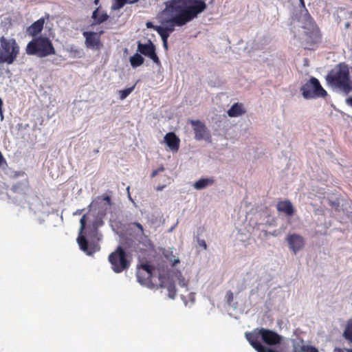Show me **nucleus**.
<instances>
[{
    "label": "nucleus",
    "mask_w": 352,
    "mask_h": 352,
    "mask_svg": "<svg viewBox=\"0 0 352 352\" xmlns=\"http://www.w3.org/2000/svg\"><path fill=\"white\" fill-rule=\"evenodd\" d=\"M192 4L182 9V6L176 1H170L166 6V9L170 11L178 12L175 16L166 21L168 26L164 27L170 33L175 30V26H182L190 22L197 15L204 12L207 6L204 0H192Z\"/></svg>",
    "instance_id": "obj_1"
},
{
    "label": "nucleus",
    "mask_w": 352,
    "mask_h": 352,
    "mask_svg": "<svg viewBox=\"0 0 352 352\" xmlns=\"http://www.w3.org/2000/svg\"><path fill=\"white\" fill-rule=\"evenodd\" d=\"M326 80L329 85L339 89L345 94L352 91L349 69L345 63H340L331 69L326 76Z\"/></svg>",
    "instance_id": "obj_2"
},
{
    "label": "nucleus",
    "mask_w": 352,
    "mask_h": 352,
    "mask_svg": "<svg viewBox=\"0 0 352 352\" xmlns=\"http://www.w3.org/2000/svg\"><path fill=\"white\" fill-rule=\"evenodd\" d=\"M26 54L30 56H36L44 58L56 53L55 49L50 39L46 36H39L32 38L27 45Z\"/></svg>",
    "instance_id": "obj_3"
},
{
    "label": "nucleus",
    "mask_w": 352,
    "mask_h": 352,
    "mask_svg": "<svg viewBox=\"0 0 352 352\" xmlns=\"http://www.w3.org/2000/svg\"><path fill=\"white\" fill-rule=\"evenodd\" d=\"M245 338L253 348L255 343H261L260 339L267 345L280 344L283 340L282 336L276 332L265 328L256 329L252 332H247Z\"/></svg>",
    "instance_id": "obj_4"
},
{
    "label": "nucleus",
    "mask_w": 352,
    "mask_h": 352,
    "mask_svg": "<svg viewBox=\"0 0 352 352\" xmlns=\"http://www.w3.org/2000/svg\"><path fill=\"white\" fill-rule=\"evenodd\" d=\"M20 47L14 38H0V63L12 64L19 54Z\"/></svg>",
    "instance_id": "obj_5"
},
{
    "label": "nucleus",
    "mask_w": 352,
    "mask_h": 352,
    "mask_svg": "<svg viewBox=\"0 0 352 352\" xmlns=\"http://www.w3.org/2000/svg\"><path fill=\"white\" fill-rule=\"evenodd\" d=\"M109 261L111 265L112 270L115 273H121L127 270L130 265L131 259L121 246H118L116 250L109 256Z\"/></svg>",
    "instance_id": "obj_6"
},
{
    "label": "nucleus",
    "mask_w": 352,
    "mask_h": 352,
    "mask_svg": "<svg viewBox=\"0 0 352 352\" xmlns=\"http://www.w3.org/2000/svg\"><path fill=\"white\" fill-rule=\"evenodd\" d=\"M300 91L305 99L324 97L327 91L322 88L319 80L311 77L306 83L300 87Z\"/></svg>",
    "instance_id": "obj_7"
},
{
    "label": "nucleus",
    "mask_w": 352,
    "mask_h": 352,
    "mask_svg": "<svg viewBox=\"0 0 352 352\" xmlns=\"http://www.w3.org/2000/svg\"><path fill=\"white\" fill-rule=\"evenodd\" d=\"M86 215L84 214L80 220V233L79 236H78L77 241L80 250L86 252V254L88 255H92L100 250V246L98 244L94 243L89 244L85 236L82 234V232L86 227Z\"/></svg>",
    "instance_id": "obj_8"
},
{
    "label": "nucleus",
    "mask_w": 352,
    "mask_h": 352,
    "mask_svg": "<svg viewBox=\"0 0 352 352\" xmlns=\"http://www.w3.org/2000/svg\"><path fill=\"white\" fill-rule=\"evenodd\" d=\"M154 267L146 263H142L138 269L136 276L138 282L149 288H154L155 285L152 283L153 271Z\"/></svg>",
    "instance_id": "obj_9"
},
{
    "label": "nucleus",
    "mask_w": 352,
    "mask_h": 352,
    "mask_svg": "<svg viewBox=\"0 0 352 352\" xmlns=\"http://www.w3.org/2000/svg\"><path fill=\"white\" fill-rule=\"evenodd\" d=\"M306 36L305 41L310 45H315L321 42L322 34L317 24L302 28Z\"/></svg>",
    "instance_id": "obj_10"
},
{
    "label": "nucleus",
    "mask_w": 352,
    "mask_h": 352,
    "mask_svg": "<svg viewBox=\"0 0 352 352\" xmlns=\"http://www.w3.org/2000/svg\"><path fill=\"white\" fill-rule=\"evenodd\" d=\"M138 51L151 58L156 65L161 64L160 60L155 53V47L153 43L148 40L147 43L143 44L140 41L138 43Z\"/></svg>",
    "instance_id": "obj_11"
},
{
    "label": "nucleus",
    "mask_w": 352,
    "mask_h": 352,
    "mask_svg": "<svg viewBox=\"0 0 352 352\" xmlns=\"http://www.w3.org/2000/svg\"><path fill=\"white\" fill-rule=\"evenodd\" d=\"M103 34V31L99 33L94 32H84L83 36L85 38V45L87 48L100 50L102 47L100 41V35Z\"/></svg>",
    "instance_id": "obj_12"
},
{
    "label": "nucleus",
    "mask_w": 352,
    "mask_h": 352,
    "mask_svg": "<svg viewBox=\"0 0 352 352\" xmlns=\"http://www.w3.org/2000/svg\"><path fill=\"white\" fill-rule=\"evenodd\" d=\"M286 240L288 243L290 250L296 254L297 252L302 250L305 245V241L302 236L298 234H291L287 236Z\"/></svg>",
    "instance_id": "obj_13"
},
{
    "label": "nucleus",
    "mask_w": 352,
    "mask_h": 352,
    "mask_svg": "<svg viewBox=\"0 0 352 352\" xmlns=\"http://www.w3.org/2000/svg\"><path fill=\"white\" fill-rule=\"evenodd\" d=\"M190 124L195 132V138L201 140L209 136V133L206 125L199 120H190Z\"/></svg>",
    "instance_id": "obj_14"
},
{
    "label": "nucleus",
    "mask_w": 352,
    "mask_h": 352,
    "mask_svg": "<svg viewBox=\"0 0 352 352\" xmlns=\"http://www.w3.org/2000/svg\"><path fill=\"white\" fill-rule=\"evenodd\" d=\"M159 287L166 288L168 292L169 298L174 299L176 296V288L174 282L169 280V278L165 275H159Z\"/></svg>",
    "instance_id": "obj_15"
},
{
    "label": "nucleus",
    "mask_w": 352,
    "mask_h": 352,
    "mask_svg": "<svg viewBox=\"0 0 352 352\" xmlns=\"http://www.w3.org/2000/svg\"><path fill=\"white\" fill-rule=\"evenodd\" d=\"M164 142L173 151L177 152L179 148L180 140L173 132L167 133L164 136Z\"/></svg>",
    "instance_id": "obj_16"
},
{
    "label": "nucleus",
    "mask_w": 352,
    "mask_h": 352,
    "mask_svg": "<svg viewBox=\"0 0 352 352\" xmlns=\"http://www.w3.org/2000/svg\"><path fill=\"white\" fill-rule=\"evenodd\" d=\"M276 209L279 212L284 213L288 217L295 213V209L289 200L279 201L276 205Z\"/></svg>",
    "instance_id": "obj_17"
},
{
    "label": "nucleus",
    "mask_w": 352,
    "mask_h": 352,
    "mask_svg": "<svg viewBox=\"0 0 352 352\" xmlns=\"http://www.w3.org/2000/svg\"><path fill=\"white\" fill-rule=\"evenodd\" d=\"M292 352H318V349L314 346L305 344L302 340L293 342Z\"/></svg>",
    "instance_id": "obj_18"
},
{
    "label": "nucleus",
    "mask_w": 352,
    "mask_h": 352,
    "mask_svg": "<svg viewBox=\"0 0 352 352\" xmlns=\"http://www.w3.org/2000/svg\"><path fill=\"white\" fill-rule=\"evenodd\" d=\"M44 25V19H40L33 23L30 27L27 29V32L28 35L32 36H36L38 34L43 30Z\"/></svg>",
    "instance_id": "obj_19"
},
{
    "label": "nucleus",
    "mask_w": 352,
    "mask_h": 352,
    "mask_svg": "<svg viewBox=\"0 0 352 352\" xmlns=\"http://www.w3.org/2000/svg\"><path fill=\"white\" fill-rule=\"evenodd\" d=\"M300 21L302 23V28L303 26H309L316 24L314 19L306 8L302 10L300 12Z\"/></svg>",
    "instance_id": "obj_20"
},
{
    "label": "nucleus",
    "mask_w": 352,
    "mask_h": 352,
    "mask_svg": "<svg viewBox=\"0 0 352 352\" xmlns=\"http://www.w3.org/2000/svg\"><path fill=\"white\" fill-rule=\"evenodd\" d=\"M245 113L242 103L236 102L228 111V115L231 117H238Z\"/></svg>",
    "instance_id": "obj_21"
},
{
    "label": "nucleus",
    "mask_w": 352,
    "mask_h": 352,
    "mask_svg": "<svg viewBox=\"0 0 352 352\" xmlns=\"http://www.w3.org/2000/svg\"><path fill=\"white\" fill-rule=\"evenodd\" d=\"M92 19L94 20V23L93 25L95 24H100L104 21H106L109 19V15L107 12H100V8H97L92 13Z\"/></svg>",
    "instance_id": "obj_22"
},
{
    "label": "nucleus",
    "mask_w": 352,
    "mask_h": 352,
    "mask_svg": "<svg viewBox=\"0 0 352 352\" xmlns=\"http://www.w3.org/2000/svg\"><path fill=\"white\" fill-rule=\"evenodd\" d=\"M214 183V179L211 178H201L197 181L193 186L197 190H201L206 188L208 186L212 185Z\"/></svg>",
    "instance_id": "obj_23"
},
{
    "label": "nucleus",
    "mask_w": 352,
    "mask_h": 352,
    "mask_svg": "<svg viewBox=\"0 0 352 352\" xmlns=\"http://www.w3.org/2000/svg\"><path fill=\"white\" fill-rule=\"evenodd\" d=\"M342 336L346 340L352 343V317L346 321Z\"/></svg>",
    "instance_id": "obj_24"
},
{
    "label": "nucleus",
    "mask_w": 352,
    "mask_h": 352,
    "mask_svg": "<svg viewBox=\"0 0 352 352\" xmlns=\"http://www.w3.org/2000/svg\"><path fill=\"white\" fill-rule=\"evenodd\" d=\"M139 0H114L111 10H118L122 8L126 3H133L138 2Z\"/></svg>",
    "instance_id": "obj_25"
},
{
    "label": "nucleus",
    "mask_w": 352,
    "mask_h": 352,
    "mask_svg": "<svg viewBox=\"0 0 352 352\" xmlns=\"http://www.w3.org/2000/svg\"><path fill=\"white\" fill-rule=\"evenodd\" d=\"M144 58L138 53L135 54L130 58V63L133 67H137L144 63Z\"/></svg>",
    "instance_id": "obj_26"
},
{
    "label": "nucleus",
    "mask_w": 352,
    "mask_h": 352,
    "mask_svg": "<svg viewBox=\"0 0 352 352\" xmlns=\"http://www.w3.org/2000/svg\"><path fill=\"white\" fill-rule=\"evenodd\" d=\"M154 30L160 34L162 40H168L170 34L164 27L156 25Z\"/></svg>",
    "instance_id": "obj_27"
},
{
    "label": "nucleus",
    "mask_w": 352,
    "mask_h": 352,
    "mask_svg": "<svg viewBox=\"0 0 352 352\" xmlns=\"http://www.w3.org/2000/svg\"><path fill=\"white\" fill-rule=\"evenodd\" d=\"M135 87V84L131 87L126 88L123 90H120L119 96H120V100L125 99L134 90Z\"/></svg>",
    "instance_id": "obj_28"
},
{
    "label": "nucleus",
    "mask_w": 352,
    "mask_h": 352,
    "mask_svg": "<svg viewBox=\"0 0 352 352\" xmlns=\"http://www.w3.org/2000/svg\"><path fill=\"white\" fill-rule=\"evenodd\" d=\"M131 226H135L138 232H136L137 236H140L142 237H144L145 239H148V236L144 234V230L143 228V226L138 222H133L130 224Z\"/></svg>",
    "instance_id": "obj_29"
},
{
    "label": "nucleus",
    "mask_w": 352,
    "mask_h": 352,
    "mask_svg": "<svg viewBox=\"0 0 352 352\" xmlns=\"http://www.w3.org/2000/svg\"><path fill=\"white\" fill-rule=\"evenodd\" d=\"M98 199L106 201L108 206L111 205V199L109 195H103L102 196H99L98 197Z\"/></svg>",
    "instance_id": "obj_30"
},
{
    "label": "nucleus",
    "mask_w": 352,
    "mask_h": 352,
    "mask_svg": "<svg viewBox=\"0 0 352 352\" xmlns=\"http://www.w3.org/2000/svg\"><path fill=\"white\" fill-rule=\"evenodd\" d=\"M179 280V286L182 287H187L188 286V281L185 279L184 277H183L181 274H179V276L178 277Z\"/></svg>",
    "instance_id": "obj_31"
},
{
    "label": "nucleus",
    "mask_w": 352,
    "mask_h": 352,
    "mask_svg": "<svg viewBox=\"0 0 352 352\" xmlns=\"http://www.w3.org/2000/svg\"><path fill=\"white\" fill-rule=\"evenodd\" d=\"M226 301H227L228 304L230 305L234 299L233 293L231 291H228L226 292Z\"/></svg>",
    "instance_id": "obj_32"
},
{
    "label": "nucleus",
    "mask_w": 352,
    "mask_h": 352,
    "mask_svg": "<svg viewBox=\"0 0 352 352\" xmlns=\"http://www.w3.org/2000/svg\"><path fill=\"white\" fill-rule=\"evenodd\" d=\"M164 170V167L163 166H161L158 168L153 170L151 177L152 178H153V177H156L159 173L163 172Z\"/></svg>",
    "instance_id": "obj_33"
},
{
    "label": "nucleus",
    "mask_w": 352,
    "mask_h": 352,
    "mask_svg": "<svg viewBox=\"0 0 352 352\" xmlns=\"http://www.w3.org/2000/svg\"><path fill=\"white\" fill-rule=\"evenodd\" d=\"M8 166V163L4 158L3 155H2L1 152L0 151V167H3Z\"/></svg>",
    "instance_id": "obj_34"
},
{
    "label": "nucleus",
    "mask_w": 352,
    "mask_h": 352,
    "mask_svg": "<svg viewBox=\"0 0 352 352\" xmlns=\"http://www.w3.org/2000/svg\"><path fill=\"white\" fill-rule=\"evenodd\" d=\"M198 244L199 246L202 247L204 250L207 249V245L204 240L203 239H199L198 240Z\"/></svg>",
    "instance_id": "obj_35"
},
{
    "label": "nucleus",
    "mask_w": 352,
    "mask_h": 352,
    "mask_svg": "<svg viewBox=\"0 0 352 352\" xmlns=\"http://www.w3.org/2000/svg\"><path fill=\"white\" fill-rule=\"evenodd\" d=\"M3 104V100L0 98V116H1V118H3V109H2Z\"/></svg>",
    "instance_id": "obj_36"
},
{
    "label": "nucleus",
    "mask_w": 352,
    "mask_h": 352,
    "mask_svg": "<svg viewBox=\"0 0 352 352\" xmlns=\"http://www.w3.org/2000/svg\"><path fill=\"white\" fill-rule=\"evenodd\" d=\"M346 103L352 107V97H349L346 99Z\"/></svg>",
    "instance_id": "obj_37"
},
{
    "label": "nucleus",
    "mask_w": 352,
    "mask_h": 352,
    "mask_svg": "<svg viewBox=\"0 0 352 352\" xmlns=\"http://www.w3.org/2000/svg\"><path fill=\"white\" fill-rule=\"evenodd\" d=\"M146 27H147L148 28H153V29H154V28L155 27V25H153V24L152 23V22H150V21L147 22V23H146Z\"/></svg>",
    "instance_id": "obj_38"
},
{
    "label": "nucleus",
    "mask_w": 352,
    "mask_h": 352,
    "mask_svg": "<svg viewBox=\"0 0 352 352\" xmlns=\"http://www.w3.org/2000/svg\"><path fill=\"white\" fill-rule=\"evenodd\" d=\"M163 41V46L166 50H168V42L167 40H162Z\"/></svg>",
    "instance_id": "obj_39"
},
{
    "label": "nucleus",
    "mask_w": 352,
    "mask_h": 352,
    "mask_svg": "<svg viewBox=\"0 0 352 352\" xmlns=\"http://www.w3.org/2000/svg\"><path fill=\"white\" fill-rule=\"evenodd\" d=\"M299 1H300V4L301 7H302L303 9L306 8H305V1H304V0H299Z\"/></svg>",
    "instance_id": "obj_40"
},
{
    "label": "nucleus",
    "mask_w": 352,
    "mask_h": 352,
    "mask_svg": "<svg viewBox=\"0 0 352 352\" xmlns=\"http://www.w3.org/2000/svg\"><path fill=\"white\" fill-rule=\"evenodd\" d=\"M164 188V186H159L156 188L157 191H160Z\"/></svg>",
    "instance_id": "obj_41"
},
{
    "label": "nucleus",
    "mask_w": 352,
    "mask_h": 352,
    "mask_svg": "<svg viewBox=\"0 0 352 352\" xmlns=\"http://www.w3.org/2000/svg\"><path fill=\"white\" fill-rule=\"evenodd\" d=\"M179 263V259L175 260V261H174V263H173V265L174 266V265H176L177 263Z\"/></svg>",
    "instance_id": "obj_42"
},
{
    "label": "nucleus",
    "mask_w": 352,
    "mask_h": 352,
    "mask_svg": "<svg viewBox=\"0 0 352 352\" xmlns=\"http://www.w3.org/2000/svg\"><path fill=\"white\" fill-rule=\"evenodd\" d=\"M100 0H94V3L98 5L99 3Z\"/></svg>",
    "instance_id": "obj_43"
},
{
    "label": "nucleus",
    "mask_w": 352,
    "mask_h": 352,
    "mask_svg": "<svg viewBox=\"0 0 352 352\" xmlns=\"http://www.w3.org/2000/svg\"><path fill=\"white\" fill-rule=\"evenodd\" d=\"M350 26V23L349 22H347L346 24H345V27L346 28H348Z\"/></svg>",
    "instance_id": "obj_44"
},
{
    "label": "nucleus",
    "mask_w": 352,
    "mask_h": 352,
    "mask_svg": "<svg viewBox=\"0 0 352 352\" xmlns=\"http://www.w3.org/2000/svg\"><path fill=\"white\" fill-rule=\"evenodd\" d=\"M346 352H352V349H346Z\"/></svg>",
    "instance_id": "obj_45"
},
{
    "label": "nucleus",
    "mask_w": 352,
    "mask_h": 352,
    "mask_svg": "<svg viewBox=\"0 0 352 352\" xmlns=\"http://www.w3.org/2000/svg\"><path fill=\"white\" fill-rule=\"evenodd\" d=\"M94 232H97V230H96V228H94Z\"/></svg>",
    "instance_id": "obj_46"
},
{
    "label": "nucleus",
    "mask_w": 352,
    "mask_h": 352,
    "mask_svg": "<svg viewBox=\"0 0 352 352\" xmlns=\"http://www.w3.org/2000/svg\"><path fill=\"white\" fill-rule=\"evenodd\" d=\"M338 352H343L341 349H338Z\"/></svg>",
    "instance_id": "obj_47"
}]
</instances>
